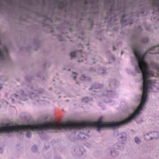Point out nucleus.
Returning <instances> with one entry per match:
<instances>
[{"instance_id":"393cba45","label":"nucleus","mask_w":159,"mask_h":159,"mask_svg":"<svg viewBox=\"0 0 159 159\" xmlns=\"http://www.w3.org/2000/svg\"><path fill=\"white\" fill-rule=\"evenodd\" d=\"M31 150L33 152H36L38 151L37 147L35 145L33 146L32 147Z\"/></svg>"},{"instance_id":"ddd939ff","label":"nucleus","mask_w":159,"mask_h":159,"mask_svg":"<svg viewBox=\"0 0 159 159\" xmlns=\"http://www.w3.org/2000/svg\"><path fill=\"white\" fill-rule=\"evenodd\" d=\"M19 95H20V99L22 100H25L29 97L28 92L27 93H25L23 91H21L18 93Z\"/></svg>"},{"instance_id":"20e7f679","label":"nucleus","mask_w":159,"mask_h":159,"mask_svg":"<svg viewBox=\"0 0 159 159\" xmlns=\"http://www.w3.org/2000/svg\"><path fill=\"white\" fill-rule=\"evenodd\" d=\"M70 6L68 7L69 9H70L71 7V12L72 18L74 15L73 11L75 10L76 11L74 17L75 19V25L77 27L79 33L80 34V36H78L79 38H82L83 35L84 33V29H87L89 30L92 29L93 26L94 25L93 20V18L90 17L88 20V21L89 24V26L87 27L85 25L84 22L86 20H84V17L87 15L86 10L89 9L90 12L93 13L95 15H97L100 11V9L99 7V1H82L83 3L84 6L83 7L84 10V12H82L80 11L77 7H74L73 5L72 1H70Z\"/></svg>"},{"instance_id":"7ed1b4c3","label":"nucleus","mask_w":159,"mask_h":159,"mask_svg":"<svg viewBox=\"0 0 159 159\" xmlns=\"http://www.w3.org/2000/svg\"><path fill=\"white\" fill-rule=\"evenodd\" d=\"M104 8L107 11L106 22L112 25L116 24L118 18H120L121 23L124 26L131 25L133 22V16L138 17L147 14L146 6L143 1L138 3L132 2L127 4L121 1H103Z\"/></svg>"},{"instance_id":"6ab92c4d","label":"nucleus","mask_w":159,"mask_h":159,"mask_svg":"<svg viewBox=\"0 0 159 159\" xmlns=\"http://www.w3.org/2000/svg\"><path fill=\"white\" fill-rule=\"evenodd\" d=\"M40 43V41L38 38H36L33 40V44L38 48L39 47Z\"/></svg>"},{"instance_id":"4468645a","label":"nucleus","mask_w":159,"mask_h":159,"mask_svg":"<svg viewBox=\"0 0 159 159\" xmlns=\"http://www.w3.org/2000/svg\"><path fill=\"white\" fill-rule=\"evenodd\" d=\"M118 82L114 79H111L109 81V86L113 89L116 88L117 86Z\"/></svg>"},{"instance_id":"58836bf2","label":"nucleus","mask_w":159,"mask_h":159,"mask_svg":"<svg viewBox=\"0 0 159 159\" xmlns=\"http://www.w3.org/2000/svg\"><path fill=\"white\" fill-rule=\"evenodd\" d=\"M61 33L62 34H66V32H62V31L61 32Z\"/></svg>"},{"instance_id":"b1692460","label":"nucleus","mask_w":159,"mask_h":159,"mask_svg":"<svg viewBox=\"0 0 159 159\" xmlns=\"http://www.w3.org/2000/svg\"><path fill=\"white\" fill-rule=\"evenodd\" d=\"M114 93V92L111 90L106 91V92L104 93V95H109Z\"/></svg>"},{"instance_id":"f03ea898","label":"nucleus","mask_w":159,"mask_h":159,"mask_svg":"<svg viewBox=\"0 0 159 159\" xmlns=\"http://www.w3.org/2000/svg\"><path fill=\"white\" fill-rule=\"evenodd\" d=\"M142 28L140 26L134 28V33L130 39L131 47L133 52L136 64L135 70L136 72L141 74L142 82L152 92L157 91V88L154 85L155 83L149 78L155 76L152 72L149 70V66L145 59L148 54H159V45L152 46L145 52L143 51L144 44L148 41L147 37H142L141 33Z\"/></svg>"},{"instance_id":"f3484780","label":"nucleus","mask_w":159,"mask_h":159,"mask_svg":"<svg viewBox=\"0 0 159 159\" xmlns=\"http://www.w3.org/2000/svg\"><path fill=\"white\" fill-rule=\"evenodd\" d=\"M11 99L12 102L14 103L16 102H18L20 99V95H19L15 93L13 94L10 97Z\"/></svg>"},{"instance_id":"e433bc0d","label":"nucleus","mask_w":159,"mask_h":159,"mask_svg":"<svg viewBox=\"0 0 159 159\" xmlns=\"http://www.w3.org/2000/svg\"><path fill=\"white\" fill-rule=\"evenodd\" d=\"M73 79L75 80L76 78V76H73Z\"/></svg>"},{"instance_id":"a19ab883","label":"nucleus","mask_w":159,"mask_h":159,"mask_svg":"<svg viewBox=\"0 0 159 159\" xmlns=\"http://www.w3.org/2000/svg\"><path fill=\"white\" fill-rule=\"evenodd\" d=\"M40 74H38V77H40Z\"/></svg>"},{"instance_id":"2f4dec72","label":"nucleus","mask_w":159,"mask_h":159,"mask_svg":"<svg viewBox=\"0 0 159 159\" xmlns=\"http://www.w3.org/2000/svg\"><path fill=\"white\" fill-rule=\"evenodd\" d=\"M54 159H62L59 157L56 156L54 157Z\"/></svg>"},{"instance_id":"72a5a7b5","label":"nucleus","mask_w":159,"mask_h":159,"mask_svg":"<svg viewBox=\"0 0 159 159\" xmlns=\"http://www.w3.org/2000/svg\"><path fill=\"white\" fill-rule=\"evenodd\" d=\"M63 69L64 70H68V71H70V69H69L68 70V69L67 68H63Z\"/></svg>"},{"instance_id":"a211bd4d","label":"nucleus","mask_w":159,"mask_h":159,"mask_svg":"<svg viewBox=\"0 0 159 159\" xmlns=\"http://www.w3.org/2000/svg\"><path fill=\"white\" fill-rule=\"evenodd\" d=\"M98 72L99 74L102 76L106 75L107 74L106 70L102 68H100L98 69Z\"/></svg>"},{"instance_id":"473e14b6","label":"nucleus","mask_w":159,"mask_h":159,"mask_svg":"<svg viewBox=\"0 0 159 159\" xmlns=\"http://www.w3.org/2000/svg\"><path fill=\"white\" fill-rule=\"evenodd\" d=\"M3 152V149L0 147V153H2Z\"/></svg>"},{"instance_id":"1a4fd4ad","label":"nucleus","mask_w":159,"mask_h":159,"mask_svg":"<svg viewBox=\"0 0 159 159\" xmlns=\"http://www.w3.org/2000/svg\"><path fill=\"white\" fill-rule=\"evenodd\" d=\"M151 6L153 10L154 18L159 21V1H151Z\"/></svg>"},{"instance_id":"ea45409f","label":"nucleus","mask_w":159,"mask_h":159,"mask_svg":"<svg viewBox=\"0 0 159 159\" xmlns=\"http://www.w3.org/2000/svg\"><path fill=\"white\" fill-rule=\"evenodd\" d=\"M29 48H32V46H31V45H29Z\"/></svg>"},{"instance_id":"37998d69","label":"nucleus","mask_w":159,"mask_h":159,"mask_svg":"<svg viewBox=\"0 0 159 159\" xmlns=\"http://www.w3.org/2000/svg\"><path fill=\"white\" fill-rule=\"evenodd\" d=\"M78 62H80V60H78Z\"/></svg>"},{"instance_id":"7c9ffc66","label":"nucleus","mask_w":159,"mask_h":159,"mask_svg":"<svg viewBox=\"0 0 159 159\" xmlns=\"http://www.w3.org/2000/svg\"><path fill=\"white\" fill-rule=\"evenodd\" d=\"M90 71L91 72H95V70L93 68H92L90 69Z\"/></svg>"},{"instance_id":"c03bdc74","label":"nucleus","mask_w":159,"mask_h":159,"mask_svg":"<svg viewBox=\"0 0 159 159\" xmlns=\"http://www.w3.org/2000/svg\"><path fill=\"white\" fill-rule=\"evenodd\" d=\"M123 52H121V54H123Z\"/></svg>"},{"instance_id":"9d476101","label":"nucleus","mask_w":159,"mask_h":159,"mask_svg":"<svg viewBox=\"0 0 159 159\" xmlns=\"http://www.w3.org/2000/svg\"><path fill=\"white\" fill-rule=\"evenodd\" d=\"M83 148L79 147H75L73 148L72 153L76 156H80L83 154Z\"/></svg>"},{"instance_id":"c85d7f7f","label":"nucleus","mask_w":159,"mask_h":159,"mask_svg":"<svg viewBox=\"0 0 159 159\" xmlns=\"http://www.w3.org/2000/svg\"><path fill=\"white\" fill-rule=\"evenodd\" d=\"M80 79L82 80H87L86 77L84 75H82V76L80 78Z\"/></svg>"},{"instance_id":"79ce46f5","label":"nucleus","mask_w":159,"mask_h":159,"mask_svg":"<svg viewBox=\"0 0 159 159\" xmlns=\"http://www.w3.org/2000/svg\"><path fill=\"white\" fill-rule=\"evenodd\" d=\"M112 59L113 61H114L115 60V59L114 58H112Z\"/></svg>"},{"instance_id":"aec40b11","label":"nucleus","mask_w":159,"mask_h":159,"mask_svg":"<svg viewBox=\"0 0 159 159\" xmlns=\"http://www.w3.org/2000/svg\"><path fill=\"white\" fill-rule=\"evenodd\" d=\"M79 134L78 135V137L77 138V139H84L85 138V136H84V134L85 133H82V132H79Z\"/></svg>"},{"instance_id":"9b49d317","label":"nucleus","mask_w":159,"mask_h":159,"mask_svg":"<svg viewBox=\"0 0 159 159\" xmlns=\"http://www.w3.org/2000/svg\"><path fill=\"white\" fill-rule=\"evenodd\" d=\"M118 139L119 143L122 144V147L123 144L125 143L126 140L127 136L125 133H122L119 134L118 136Z\"/></svg>"},{"instance_id":"c756f323","label":"nucleus","mask_w":159,"mask_h":159,"mask_svg":"<svg viewBox=\"0 0 159 159\" xmlns=\"http://www.w3.org/2000/svg\"><path fill=\"white\" fill-rule=\"evenodd\" d=\"M26 80L28 81H30V79H32V78L30 76H28L26 78Z\"/></svg>"},{"instance_id":"a18cd8bd","label":"nucleus","mask_w":159,"mask_h":159,"mask_svg":"<svg viewBox=\"0 0 159 159\" xmlns=\"http://www.w3.org/2000/svg\"><path fill=\"white\" fill-rule=\"evenodd\" d=\"M137 1V0H136V1Z\"/></svg>"},{"instance_id":"f704fd0d","label":"nucleus","mask_w":159,"mask_h":159,"mask_svg":"<svg viewBox=\"0 0 159 159\" xmlns=\"http://www.w3.org/2000/svg\"><path fill=\"white\" fill-rule=\"evenodd\" d=\"M43 1V5L44 6H45V1Z\"/></svg>"},{"instance_id":"a878e982","label":"nucleus","mask_w":159,"mask_h":159,"mask_svg":"<svg viewBox=\"0 0 159 159\" xmlns=\"http://www.w3.org/2000/svg\"><path fill=\"white\" fill-rule=\"evenodd\" d=\"M135 142L137 144H140L141 142V140L138 137H136L134 138Z\"/></svg>"},{"instance_id":"f8f14e48","label":"nucleus","mask_w":159,"mask_h":159,"mask_svg":"<svg viewBox=\"0 0 159 159\" xmlns=\"http://www.w3.org/2000/svg\"><path fill=\"white\" fill-rule=\"evenodd\" d=\"M102 87V85L96 83L94 84L92 86V88H89V90H92L94 92H97L99 91V89Z\"/></svg>"},{"instance_id":"39448f33","label":"nucleus","mask_w":159,"mask_h":159,"mask_svg":"<svg viewBox=\"0 0 159 159\" xmlns=\"http://www.w3.org/2000/svg\"><path fill=\"white\" fill-rule=\"evenodd\" d=\"M49 4L52 5V7L49 6V9L51 11V15L55 13V9L57 8L59 11H64L65 13V20L62 24L60 29L67 28L70 31L74 30L77 31V27L75 25V22L72 21L71 12L72 7L69 9L67 1H49Z\"/></svg>"},{"instance_id":"2eb2a0df","label":"nucleus","mask_w":159,"mask_h":159,"mask_svg":"<svg viewBox=\"0 0 159 159\" xmlns=\"http://www.w3.org/2000/svg\"><path fill=\"white\" fill-rule=\"evenodd\" d=\"M79 52L80 53V56L82 58V59L81 60V61H83L84 59H85V60H86V58H84L83 57V55H82V53L81 52L80 50L76 51L75 52H72L70 53V56L71 57V59H72L73 58H74V57H77V53Z\"/></svg>"},{"instance_id":"4be33fe9","label":"nucleus","mask_w":159,"mask_h":159,"mask_svg":"<svg viewBox=\"0 0 159 159\" xmlns=\"http://www.w3.org/2000/svg\"><path fill=\"white\" fill-rule=\"evenodd\" d=\"M150 132H148V133L146 134H145L144 138V139L147 140H151L150 136Z\"/></svg>"},{"instance_id":"412c9836","label":"nucleus","mask_w":159,"mask_h":159,"mask_svg":"<svg viewBox=\"0 0 159 159\" xmlns=\"http://www.w3.org/2000/svg\"><path fill=\"white\" fill-rule=\"evenodd\" d=\"M151 65L153 68L157 70L159 74V65L156 63L152 62L151 63Z\"/></svg>"},{"instance_id":"dca6fc26","label":"nucleus","mask_w":159,"mask_h":159,"mask_svg":"<svg viewBox=\"0 0 159 159\" xmlns=\"http://www.w3.org/2000/svg\"><path fill=\"white\" fill-rule=\"evenodd\" d=\"M150 135L151 137V140H156L159 138V134L156 132H150Z\"/></svg>"},{"instance_id":"4c0bfd02","label":"nucleus","mask_w":159,"mask_h":159,"mask_svg":"<svg viewBox=\"0 0 159 159\" xmlns=\"http://www.w3.org/2000/svg\"><path fill=\"white\" fill-rule=\"evenodd\" d=\"M75 74H76V75H77V74L76 73L73 72V75H75Z\"/></svg>"},{"instance_id":"c9c22d12","label":"nucleus","mask_w":159,"mask_h":159,"mask_svg":"<svg viewBox=\"0 0 159 159\" xmlns=\"http://www.w3.org/2000/svg\"><path fill=\"white\" fill-rule=\"evenodd\" d=\"M116 48L115 47V46H113V49L114 51H115L116 50Z\"/></svg>"},{"instance_id":"6e6552de","label":"nucleus","mask_w":159,"mask_h":159,"mask_svg":"<svg viewBox=\"0 0 159 159\" xmlns=\"http://www.w3.org/2000/svg\"><path fill=\"white\" fill-rule=\"evenodd\" d=\"M122 147V144L119 143H116L107 150L108 154L112 157H116L119 154L117 150L120 149Z\"/></svg>"},{"instance_id":"49530a36","label":"nucleus","mask_w":159,"mask_h":159,"mask_svg":"<svg viewBox=\"0 0 159 159\" xmlns=\"http://www.w3.org/2000/svg\"><path fill=\"white\" fill-rule=\"evenodd\" d=\"M125 1V0H124V1Z\"/></svg>"},{"instance_id":"423d86ee","label":"nucleus","mask_w":159,"mask_h":159,"mask_svg":"<svg viewBox=\"0 0 159 159\" xmlns=\"http://www.w3.org/2000/svg\"><path fill=\"white\" fill-rule=\"evenodd\" d=\"M27 91L30 98L37 101H39V99L40 98V97H39V94L43 92V89L41 91L38 89L37 86L35 84L28 86Z\"/></svg>"},{"instance_id":"5701e85b","label":"nucleus","mask_w":159,"mask_h":159,"mask_svg":"<svg viewBox=\"0 0 159 159\" xmlns=\"http://www.w3.org/2000/svg\"><path fill=\"white\" fill-rule=\"evenodd\" d=\"M92 99L90 98H89L88 97H86L84 98H83L82 99V102L84 103H87L89 101H91Z\"/></svg>"},{"instance_id":"f257e3e1","label":"nucleus","mask_w":159,"mask_h":159,"mask_svg":"<svg viewBox=\"0 0 159 159\" xmlns=\"http://www.w3.org/2000/svg\"><path fill=\"white\" fill-rule=\"evenodd\" d=\"M142 94L137 96L138 100L140 103L137 107L133 108V112L129 114V117L121 121L112 122L102 121V117H100L97 121H83L79 122L69 120L66 122H60L57 121L47 120L45 117L42 120L43 122L38 123V134L41 138L44 139L46 136L47 131L52 130L82 129L86 130L89 128H95L99 132L101 130L107 128L113 129H117L121 125L130 122L141 114V111L146 108L145 106L148 102V93L152 92L146 85L142 83L141 88Z\"/></svg>"},{"instance_id":"bb28decb","label":"nucleus","mask_w":159,"mask_h":159,"mask_svg":"<svg viewBox=\"0 0 159 159\" xmlns=\"http://www.w3.org/2000/svg\"><path fill=\"white\" fill-rule=\"evenodd\" d=\"M20 8H21V9H22V10H27L28 11H30V9H29L28 7H26L25 6H23L22 5H21V6H20Z\"/></svg>"},{"instance_id":"cd10ccee","label":"nucleus","mask_w":159,"mask_h":159,"mask_svg":"<svg viewBox=\"0 0 159 159\" xmlns=\"http://www.w3.org/2000/svg\"><path fill=\"white\" fill-rule=\"evenodd\" d=\"M58 38L61 41H65L64 38L63 37L62 34L59 35L58 36Z\"/></svg>"},{"instance_id":"0eeeda50","label":"nucleus","mask_w":159,"mask_h":159,"mask_svg":"<svg viewBox=\"0 0 159 159\" xmlns=\"http://www.w3.org/2000/svg\"><path fill=\"white\" fill-rule=\"evenodd\" d=\"M43 11L42 15L43 18V20L42 22V25L44 27L50 29L52 30L53 27L52 25L53 23V20L51 17L49 16L48 14H44Z\"/></svg>"}]
</instances>
